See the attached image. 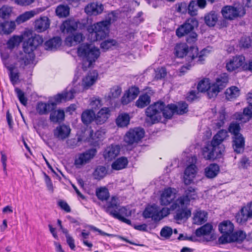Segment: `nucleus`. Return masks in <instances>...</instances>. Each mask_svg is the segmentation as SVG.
<instances>
[{"label":"nucleus","mask_w":252,"mask_h":252,"mask_svg":"<svg viewBox=\"0 0 252 252\" xmlns=\"http://www.w3.org/2000/svg\"><path fill=\"white\" fill-rule=\"evenodd\" d=\"M128 164V160L126 157L117 158L111 164V168L115 170H120L125 168Z\"/></svg>","instance_id":"nucleus-36"},{"label":"nucleus","mask_w":252,"mask_h":252,"mask_svg":"<svg viewBox=\"0 0 252 252\" xmlns=\"http://www.w3.org/2000/svg\"><path fill=\"white\" fill-rule=\"evenodd\" d=\"M84 37L81 33H76L75 34L69 35L65 38V43L66 45L71 46L73 45L80 43L83 40Z\"/></svg>","instance_id":"nucleus-34"},{"label":"nucleus","mask_w":252,"mask_h":252,"mask_svg":"<svg viewBox=\"0 0 252 252\" xmlns=\"http://www.w3.org/2000/svg\"><path fill=\"white\" fill-rule=\"evenodd\" d=\"M107 174V169L105 166H98L93 173L94 178L100 180L103 178Z\"/></svg>","instance_id":"nucleus-48"},{"label":"nucleus","mask_w":252,"mask_h":252,"mask_svg":"<svg viewBox=\"0 0 252 252\" xmlns=\"http://www.w3.org/2000/svg\"><path fill=\"white\" fill-rule=\"evenodd\" d=\"M21 42V38L17 35H13L7 41L6 45L8 49L12 50L19 45Z\"/></svg>","instance_id":"nucleus-51"},{"label":"nucleus","mask_w":252,"mask_h":252,"mask_svg":"<svg viewBox=\"0 0 252 252\" xmlns=\"http://www.w3.org/2000/svg\"><path fill=\"white\" fill-rule=\"evenodd\" d=\"M103 10V5L97 2H92L85 8V12L90 15H96L100 14Z\"/></svg>","instance_id":"nucleus-23"},{"label":"nucleus","mask_w":252,"mask_h":252,"mask_svg":"<svg viewBox=\"0 0 252 252\" xmlns=\"http://www.w3.org/2000/svg\"><path fill=\"white\" fill-rule=\"evenodd\" d=\"M213 230V226L209 223H207L204 225L197 228L195 230V235L197 237H201L210 234Z\"/></svg>","instance_id":"nucleus-38"},{"label":"nucleus","mask_w":252,"mask_h":252,"mask_svg":"<svg viewBox=\"0 0 252 252\" xmlns=\"http://www.w3.org/2000/svg\"><path fill=\"white\" fill-rule=\"evenodd\" d=\"M96 150L94 148L89 149L82 153L79 154L74 160V164L77 168L89 163L96 154Z\"/></svg>","instance_id":"nucleus-9"},{"label":"nucleus","mask_w":252,"mask_h":252,"mask_svg":"<svg viewBox=\"0 0 252 252\" xmlns=\"http://www.w3.org/2000/svg\"><path fill=\"white\" fill-rule=\"evenodd\" d=\"M220 171V166L217 163H211L204 169V174L208 179H213L217 176Z\"/></svg>","instance_id":"nucleus-26"},{"label":"nucleus","mask_w":252,"mask_h":252,"mask_svg":"<svg viewBox=\"0 0 252 252\" xmlns=\"http://www.w3.org/2000/svg\"><path fill=\"white\" fill-rule=\"evenodd\" d=\"M218 21V15L213 11L206 14L204 17L205 23L209 27L215 26Z\"/></svg>","instance_id":"nucleus-37"},{"label":"nucleus","mask_w":252,"mask_h":252,"mask_svg":"<svg viewBox=\"0 0 252 252\" xmlns=\"http://www.w3.org/2000/svg\"><path fill=\"white\" fill-rule=\"evenodd\" d=\"M12 10L10 7L3 5L0 8V18L2 19L9 18L11 15Z\"/></svg>","instance_id":"nucleus-55"},{"label":"nucleus","mask_w":252,"mask_h":252,"mask_svg":"<svg viewBox=\"0 0 252 252\" xmlns=\"http://www.w3.org/2000/svg\"><path fill=\"white\" fill-rule=\"evenodd\" d=\"M71 129L70 127L65 125H61L56 127L54 130V136L56 138L63 140L70 135Z\"/></svg>","instance_id":"nucleus-18"},{"label":"nucleus","mask_w":252,"mask_h":252,"mask_svg":"<svg viewBox=\"0 0 252 252\" xmlns=\"http://www.w3.org/2000/svg\"><path fill=\"white\" fill-rule=\"evenodd\" d=\"M15 91L17 95L20 102L24 105H26L27 103V99L25 96L24 93L18 88L15 89Z\"/></svg>","instance_id":"nucleus-62"},{"label":"nucleus","mask_w":252,"mask_h":252,"mask_svg":"<svg viewBox=\"0 0 252 252\" xmlns=\"http://www.w3.org/2000/svg\"><path fill=\"white\" fill-rule=\"evenodd\" d=\"M120 152V147L119 145H111L105 148L103 156L105 160L110 161L117 157Z\"/></svg>","instance_id":"nucleus-20"},{"label":"nucleus","mask_w":252,"mask_h":252,"mask_svg":"<svg viewBox=\"0 0 252 252\" xmlns=\"http://www.w3.org/2000/svg\"><path fill=\"white\" fill-rule=\"evenodd\" d=\"M246 237V234L242 230L232 233L230 237V242H242Z\"/></svg>","instance_id":"nucleus-49"},{"label":"nucleus","mask_w":252,"mask_h":252,"mask_svg":"<svg viewBox=\"0 0 252 252\" xmlns=\"http://www.w3.org/2000/svg\"><path fill=\"white\" fill-rule=\"evenodd\" d=\"M240 129L241 128L239 124L237 123H231L228 128L229 132L232 134L233 136H236L237 134H241L240 133Z\"/></svg>","instance_id":"nucleus-58"},{"label":"nucleus","mask_w":252,"mask_h":252,"mask_svg":"<svg viewBox=\"0 0 252 252\" xmlns=\"http://www.w3.org/2000/svg\"><path fill=\"white\" fill-rule=\"evenodd\" d=\"M207 213L204 211H197L193 216V223L198 225L204 223L207 220Z\"/></svg>","instance_id":"nucleus-35"},{"label":"nucleus","mask_w":252,"mask_h":252,"mask_svg":"<svg viewBox=\"0 0 252 252\" xmlns=\"http://www.w3.org/2000/svg\"><path fill=\"white\" fill-rule=\"evenodd\" d=\"M50 115V120L54 123H57L63 120L64 113L63 110H52Z\"/></svg>","instance_id":"nucleus-42"},{"label":"nucleus","mask_w":252,"mask_h":252,"mask_svg":"<svg viewBox=\"0 0 252 252\" xmlns=\"http://www.w3.org/2000/svg\"><path fill=\"white\" fill-rule=\"evenodd\" d=\"M245 62V57L238 56L233 57L227 63L226 67L227 70L232 71L242 66Z\"/></svg>","instance_id":"nucleus-21"},{"label":"nucleus","mask_w":252,"mask_h":252,"mask_svg":"<svg viewBox=\"0 0 252 252\" xmlns=\"http://www.w3.org/2000/svg\"><path fill=\"white\" fill-rule=\"evenodd\" d=\"M121 93L122 88L119 86H115L111 89L109 97L111 99L117 98L120 95Z\"/></svg>","instance_id":"nucleus-57"},{"label":"nucleus","mask_w":252,"mask_h":252,"mask_svg":"<svg viewBox=\"0 0 252 252\" xmlns=\"http://www.w3.org/2000/svg\"><path fill=\"white\" fill-rule=\"evenodd\" d=\"M43 42L42 37L35 34L24 41L23 49L17 55V60L21 67L25 66L32 63L35 55L33 51Z\"/></svg>","instance_id":"nucleus-1"},{"label":"nucleus","mask_w":252,"mask_h":252,"mask_svg":"<svg viewBox=\"0 0 252 252\" xmlns=\"http://www.w3.org/2000/svg\"><path fill=\"white\" fill-rule=\"evenodd\" d=\"M75 93L74 89L70 90L69 92H64L61 94H58L54 97L56 103L61 102L62 101H68L74 98V94Z\"/></svg>","instance_id":"nucleus-30"},{"label":"nucleus","mask_w":252,"mask_h":252,"mask_svg":"<svg viewBox=\"0 0 252 252\" xmlns=\"http://www.w3.org/2000/svg\"><path fill=\"white\" fill-rule=\"evenodd\" d=\"M173 189L171 188H168L162 191L159 199L161 205L167 206L173 201L176 197Z\"/></svg>","instance_id":"nucleus-16"},{"label":"nucleus","mask_w":252,"mask_h":252,"mask_svg":"<svg viewBox=\"0 0 252 252\" xmlns=\"http://www.w3.org/2000/svg\"><path fill=\"white\" fill-rule=\"evenodd\" d=\"M117 44V42L116 40L109 39L103 41L101 43L100 47L104 51H106L113 46H116Z\"/></svg>","instance_id":"nucleus-53"},{"label":"nucleus","mask_w":252,"mask_h":252,"mask_svg":"<svg viewBox=\"0 0 252 252\" xmlns=\"http://www.w3.org/2000/svg\"><path fill=\"white\" fill-rule=\"evenodd\" d=\"M77 24L74 21L70 20L64 22L61 28L63 32H66L67 33H72L77 30Z\"/></svg>","instance_id":"nucleus-32"},{"label":"nucleus","mask_w":252,"mask_h":252,"mask_svg":"<svg viewBox=\"0 0 252 252\" xmlns=\"http://www.w3.org/2000/svg\"><path fill=\"white\" fill-rule=\"evenodd\" d=\"M197 189L192 187H189L185 189L184 194L178 199V201L183 207L189 205L191 200L197 198Z\"/></svg>","instance_id":"nucleus-13"},{"label":"nucleus","mask_w":252,"mask_h":252,"mask_svg":"<svg viewBox=\"0 0 252 252\" xmlns=\"http://www.w3.org/2000/svg\"><path fill=\"white\" fill-rule=\"evenodd\" d=\"M144 129L140 127L130 129L125 137V141L128 144H132L140 140L144 137Z\"/></svg>","instance_id":"nucleus-14"},{"label":"nucleus","mask_w":252,"mask_h":252,"mask_svg":"<svg viewBox=\"0 0 252 252\" xmlns=\"http://www.w3.org/2000/svg\"><path fill=\"white\" fill-rule=\"evenodd\" d=\"M151 102V97L147 94L140 95L135 102V105L139 108H143L148 106Z\"/></svg>","instance_id":"nucleus-39"},{"label":"nucleus","mask_w":252,"mask_h":252,"mask_svg":"<svg viewBox=\"0 0 252 252\" xmlns=\"http://www.w3.org/2000/svg\"><path fill=\"white\" fill-rule=\"evenodd\" d=\"M56 105V102L49 101L48 103H44L40 101L36 105V110L39 115H46L55 109Z\"/></svg>","instance_id":"nucleus-19"},{"label":"nucleus","mask_w":252,"mask_h":252,"mask_svg":"<svg viewBox=\"0 0 252 252\" xmlns=\"http://www.w3.org/2000/svg\"><path fill=\"white\" fill-rule=\"evenodd\" d=\"M95 114L91 109H87L83 111L81 115V120L83 123L88 125L93 121H95Z\"/></svg>","instance_id":"nucleus-33"},{"label":"nucleus","mask_w":252,"mask_h":252,"mask_svg":"<svg viewBox=\"0 0 252 252\" xmlns=\"http://www.w3.org/2000/svg\"><path fill=\"white\" fill-rule=\"evenodd\" d=\"M191 216V211L189 209H183L178 210L175 216L177 220H182L187 219Z\"/></svg>","instance_id":"nucleus-52"},{"label":"nucleus","mask_w":252,"mask_h":252,"mask_svg":"<svg viewBox=\"0 0 252 252\" xmlns=\"http://www.w3.org/2000/svg\"><path fill=\"white\" fill-rule=\"evenodd\" d=\"M234 225L230 220H224L219 225V229L222 234L231 235L234 230Z\"/></svg>","instance_id":"nucleus-29"},{"label":"nucleus","mask_w":252,"mask_h":252,"mask_svg":"<svg viewBox=\"0 0 252 252\" xmlns=\"http://www.w3.org/2000/svg\"><path fill=\"white\" fill-rule=\"evenodd\" d=\"M110 116V110L108 108L101 109L95 116V122L97 125L104 123Z\"/></svg>","instance_id":"nucleus-28"},{"label":"nucleus","mask_w":252,"mask_h":252,"mask_svg":"<svg viewBox=\"0 0 252 252\" xmlns=\"http://www.w3.org/2000/svg\"><path fill=\"white\" fill-rule=\"evenodd\" d=\"M252 218V201L243 206L236 214L235 219L237 223L243 224Z\"/></svg>","instance_id":"nucleus-10"},{"label":"nucleus","mask_w":252,"mask_h":252,"mask_svg":"<svg viewBox=\"0 0 252 252\" xmlns=\"http://www.w3.org/2000/svg\"><path fill=\"white\" fill-rule=\"evenodd\" d=\"M99 49L94 46L88 43H83L79 46L77 49V54L79 57L83 58L82 68L84 70L90 67L93 63L100 56Z\"/></svg>","instance_id":"nucleus-5"},{"label":"nucleus","mask_w":252,"mask_h":252,"mask_svg":"<svg viewBox=\"0 0 252 252\" xmlns=\"http://www.w3.org/2000/svg\"><path fill=\"white\" fill-rule=\"evenodd\" d=\"M198 25V21L194 18L188 19L182 25H181L176 31L177 36L181 37L190 33L195 27Z\"/></svg>","instance_id":"nucleus-11"},{"label":"nucleus","mask_w":252,"mask_h":252,"mask_svg":"<svg viewBox=\"0 0 252 252\" xmlns=\"http://www.w3.org/2000/svg\"><path fill=\"white\" fill-rule=\"evenodd\" d=\"M70 8L67 5L60 4L56 9L57 16L60 18H65L69 14Z\"/></svg>","instance_id":"nucleus-43"},{"label":"nucleus","mask_w":252,"mask_h":252,"mask_svg":"<svg viewBox=\"0 0 252 252\" xmlns=\"http://www.w3.org/2000/svg\"><path fill=\"white\" fill-rule=\"evenodd\" d=\"M15 28L16 24L14 21H5L0 23V30L3 34H10L14 31Z\"/></svg>","instance_id":"nucleus-27"},{"label":"nucleus","mask_w":252,"mask_h":252,"mask_svg":"<svg viewBox=\"0 0 252 252\" xmlns=\"http://www.w3.org/2000/svg\"><path fill=\"white\" fill-rule=\"evenodd\" d=\"M197 171V168L195 164L188 165L184 171V183L186 185L190 184L195 178Z\"/></svg>","instance_id":"nucleus-17"},{"label":"nucleus","mask_w":252,"mask_h":252,"mask_svg":"<svg viewBox=\"0 0 252 252\" xmlns=\"http://www.w3.org/2000/svg\"><path fill=\"white\" fill-rule=\"evenodd\" d=\"M96 195L101 201L107 200L110 196L108 189L105 187H101L97 189Z\"/></svg>","instance_id":"nucleus-50"},{"label":"nucleus","mask_w":252,"mask_h":252,"mask_svg":"<svg viewBox=\"0 0 252 252\" xmlns=\"http://www.w3.org/2000/svg\"><path fill=\"white\" fill-rule=\"evenodd\" d=\"M227 76L220 77L217 79L216 82L210 86L207 94L209 98L216 97L218 93L224 88L228 82Z\"/></svg>","instance_id":"nucleus-12"},{"label":"nucleus","mask_w":252,"mask_h":252,"mask_svg":"<svg viewBox=\"0 0 252 252\" xmlns=\"http://www.w3.org/2000/svg\"><path fill=\"white\" fill-rule=\"evenodd\" d=\"M175 113L178 115H183L188 111V104L184 101L179 102L177 105L174 104Z\"/></svg>","instance_id":"nucleus-47"},{"label":"nucleus","mask_w":252,"mask_h":252,"mask_svg":"<svg viewBox=\"0 0 252 252\" xmlns=\"http://www.w3.org/2000/svg\"><path fill=\"white\" fill-rule=\"evenodd\" d=\"M198 5L195 0L190 1L188 7V13L191 16H195L197 14Z\"/></svg>","instance_id":"nucleus-56"},{"label":"nucleus","mask_w":252,"mask_h":252,"mask_svg":"<svg viewBox=\"0 0 252 252\" xmlns=\"http://www.w3.org/2000/svg\"><path fill=\"white\" fill-rule=\"evenodd\" d=\"M61 43L62 41L60 37H54L45 42V49L47 50H55L61 46Z\"/></svg>","instance_id":"nucleus-31"},{"label":"nucleus","mask_w":252,"mask_h":252,"mask_svg":"<svg viewBox=\"0 0 252 252\" xmlns=\"http://www.w3.org/2000/svg\"><path fill=\"white\" fill-rule=\"evenodd\" d=\"M118 201V197L112 196L110 200L107 201L105 205L102 206V208L109 215L110 213L108 211L124 217L130 216L131 211L125 207H121Z\"/></svg>","instance_id":"nucleus-7"},{"label":"nucleus","mask_w":252,"mask_h":252,"mask_svg":"<svg viewBox=\"0 0 252 252\" xmlns=\"http://www.w3.org/2000/svg\"><path fill=\"white\" fill-rule=\"evenodd\" d=\"M98 77V73L96 70L90 72L83 79L82 85L84 88L88 89L96 82Z\"/></svg>","instance_id":"nucleus-25"},{"label":"nucleus","mask_w":252,"mask_h":252,"mask_svg":"<svg viewBox=\"0 0 252 252\" xmlns=\"http://www.w3.org/2000/svg\"><path fill=\"white\" fill-rule=\"evenodd\" d=\"M37 13V11L34 10L26 11L18 16L16 21L18 24L25 22L34 17Z\"/></svg>","instance_id":"nucleus-41"},{"label":"nucleus","mask_w":252,"mask_h":252,"mask_svg":"<svg viewBox=\"0 0 252 252\" xmlns=\"http://www.w3.org/2000/svg\"><path fill=\"white\" fill-rule=\"evenodd\" d=\"M15 91L17 95L20 102L24 105H26L27 103V99L25 96L24 93L18 88L15 89Z\"/></svg>","instance_id":"nucleus-60"},{"label":"nucleus","mask_w":252,"mask_h":252,"mask_svg":"<svg viewBox=\"0 0 252 252\" xmlns=\"http://www.w3.org/2000/svg\"><path fill=\"white\" fill-rule=\"evenodd\" d=\"M50 24L49 20L47 17H40L35 20L34 29L37 32H41L48 29Z\"/></svg>","instance_id":"nucleus-24"},{"label":"nucleus","mask_w":252,"mask_h":252,"mask_svg":"<svg viewBox=\"0 0 252 252\" xmlns=\"http://www.w3.org/2000/svg\"><path fill=\"white\" fill-rule=\"evenodd\" d=\"M225 120V114L223 111L219 112V117L218 122L216 123V125L218 128L222 126L224 124Z\"/></svg>","instance_id":"nucleus-64"},{"label":"nucleus","mask_w":252,"mask_h":252,"mask_svg":"<svg viewBox=\"0 0 252 252\" xmlns=\"http://www.w3.org/2000/svg\"><path fill=\"white\" fill-rule=\"evenodd\" d=\"M15 91L17 95L20 102L24 105H26L27 103V99L25 96L24 93L18 88L15 89Z\"/></svg>","instance_id":"nucleus-61"},{"label":"nucleus","mask_w":252,"mask_h":252,"mask_svg":"<svg viewBox=\"0 0 252 252\" xmlns=\"http://www.w3.org/2000/svg\"><path fill=\"white\" fill-rule=\"evenodd\" d=\"M111 24V20L109 19L89 27L87 30L90 40L92 42H94L105 38L109 35Z\"/></svg>","instance_id":"nucleus-6"},{"label":"nucleus","mask_w":252,"mask_h":252,"mask_svg":"<svg viewBox=\"0 0 252 252\" xmlns=\"http://www.w3.org/2000/svg\"><path fill=\"white\" fill-rule=\"evenodd\" d=\"M232 146L234 150L238 154L243 151L245 146V138L242 134H237L232 137Z\"/></svg>","instance_id":"nucleus-22"},{"label":"nucleus","mask_w":252,"mask_h":252,"mask_svg":"<svg viewBox=\"0 0 252 252\" xmlns=\"http://www.w3.org/2000/svg\"><path fill=\"white\" fill-rule=\"evenodd\" d=\"M223 17L229 20H232L237 17H243L246 14V11L243 6L235 7L231 5L224 6L221 11Z\"/></svg>","instance_id":"nucleus-8"},{"label":"nucleus","mask_w":252,"mask_h":252,"mask_svg":"<svg viewBox=\"0 0 252 252\" xmlns=\"http://www.w3.org/2000/svg\"><path fill=\"white\" fill-rule=\"evenodd\" d=\"M130 118L128 114L124 113L118 116L116 120L117 126L119 127H125L129 124Z\"/></svg>","instance_id":"nucleus-44"},{"label":"nucleus","mask_w":252,"mask_h":252,"mask_svg":"<svg viewBox=\"0 0 252 252\" xmlns=\"http://www.w3.org/2000/svg\"><path fill=\"white\" fill-rule=\"evenodd\" d=\"M142 215L145 219L151 218L155 222L159 221V207L156 204L149 205L145 209Z\"/></svg>","instance_id":"nucleus-15"},{"label":"nucleus","mask_w":252,"mask_h":252,"mask_svg":"<svg viewBox=\"0 0 252 252\" xmlns=\"http://www.w3.org/2000/svg\"><path fill=\"white\" fill-rule=\"evenodd\" d=\"M225 94L226 98L227 100H231L239 96L240 91L238 87L232 86L226 89Z\"/></svg>","instance_id":"nucleus-40"},{"label":"nucleus","mask_w":252,"mask_h":252,"mask_svg":"<svg viewBox=\"0 0 252 252\" xmlns=\"http://www.w3.org/2000/svg\"><path fill=\"white\" fill-rule=\"evenodd\" d=\"M172 233L173 230L169 226L163 227L160 232V236L165 239H169Z\"/></svg>","instance_id":"nucleus-59"},{"label":"nucleus","mask_w":252,"mask_h":252,"mask_svg":"<svg viewBox=\"0 0 252 252\" xmlns=\"http://www.w3.org/2000/svg\"><path fill=\"white\" fill-rule=\"evenodd\" d=\"M126 93L131 97V99L133 100L139 94V90L136 87H132L128 90Z\"/></svg>","instance_id":"nucleus-63"},{"label":"nucleus","mask_w":252,"mask_h":252,"mask_svg":"<svg viewBox=\"0 0 252 252\" xmlns=\"http://www.w3.org/2000/svg\"><path fill=\"white\" fill-rule=\"evenodd\" d=\"M206 49H204L198 53L197 47L191 46L189 49L186 44H178L175 47V54L178 58H183L186 56V60L188 61L194 62L196 60V62L199 63H202L204 61V57L208 54Z\"/></svg>","instance_id":"nucleus-4"},{"label":"nucleus","mask_w":252,"mask_h":252,"mask_svg":"<svg viewBox=\"0 0 252 252\" xmlns=\"http://www.w3.org/2000/svg\"><path fill=\"white\" fill-rule=\"evenodd\" d=\"M228 136L226 130H220L213 138L211 144L205 146L203 151L204 158L207 160H214L220 158L224 152V148L220 146Z\"/></svg>","instance_id":"nucleus-3"},{"label":"nucleus","mask_w":252,"mask_h":252,"mask_svg":"<svg viewBox=\"0 0 252 252\" xmlns=\"http://www.w3.org/2000/svg\"><path fill=\"white\" fill-rule=\"evenodd\" d=\"M211 86L210 80L205 78L201 80L198 84L197 90L200 92H207Z\"/></svg>","instance_id":"nucleus-54"},{"label":"nucleus","mask_w":252,"mask_h":252,"mask_svg":"<svg viewBox=\"0 0 252 252\" xmlns=\"http://www.w3.org/2000/svg\"><path fill=\"white\" fill-rule=\"evenodd\" d=\"M175 108L176 107L174 106V104L165 106V103L161 101L154 103L146 109V123L149 125L158 123L161 119V113H162L164 118H171L173 115L175 113Z\"/></svg>","instance_id":"nucleus-2"},{"label":"nucleus","mask_w":252,"mask_h":252,"mask_svg":"<svg viewBox=\"0 0 252 252\" xmlns=\"http://www.w3.org/2000/svg\"><path fill=\"white\" fill-rule=\"evenodd\" d=\"M6 67L9 71V76L10 81L14 85L18 82L19 79V73L18 71H14L15 67L13 65L7 66Z\"/></svg>","instance_id":"nucleus-46"},{"label":"nucleus","mask_w":252,"mask_h":252,"mask_svg":"<svg viewBox=\"0 0 252 252\" xmlns=\"http://www.w3.org/2000/svg\"><path fill=\"white\" fill-rule=\"evenodd\" d=\"M252 118V106H249L243 110V114L239 115L237 119L243 122L249 121Z\"/></svg>","instance_id":"nucleus-45"}]
</instances>
